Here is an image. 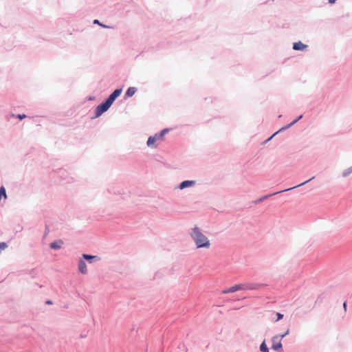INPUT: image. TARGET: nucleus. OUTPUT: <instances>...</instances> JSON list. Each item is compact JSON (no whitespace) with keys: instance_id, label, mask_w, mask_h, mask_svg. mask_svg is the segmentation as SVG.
I'll list each match as a JSON object with an SVG mask.
<instances>
[{"instance_id":"6","label":"nucleus","mask_w":352,"mask_h":352,"mask_svg":"<svg viewBox=\"0 0 352 352\" xmlns=\"http://www.w3.org/2000/svg\"><path fill=\"white\" fill-rule=\"evenodd\" d=\"M82 258L90 264L99 262L101 260L100 257L97 255H92L85 253L82 254Z\"/></svg>"},{"instance_id":"14","label":"nucleus","mask_w":352,"mask_h":352,"mask_svg":"<svg viewBox=\"0 0 352 352\" xmlns=\"http://www.w3.org/2000/svg\"><path fill=\"white\" fill-rule=\"evenodd\" d=\"M63 244V241L62 240L55 241L50 244V248L53 250H58L61 248V245Z\"/></svg>"},{"instance_id":"31","label":"nucleus","mask_w":352,"mask_h":352,"mask_svg":"<svg viewBox=\"0 0 352 352\" xmlns=\"http://www.w3.org/2000/svg\"><path fill=\"white\" fill-rule=\"evenodd\" d=\"M94 96H91V97H89V100H94Z\"/></svg>"},{"instance_id":"21","label":"nucleus","mask_w":352,"mask_h":352,"mask_svg":"<svg viewBox=\"0 0 352 352\" xmlns=\"http://www.w3.org/2000/svg\"><path fill=\"white\" fill-rule=\"evenodd\" d=\"M294 124H292V122H290L289 124L283 126L282 128H280L278 131H277L275 133L276 135L281 131H285L287 129H288L289 128H290L292 126H293Z\"/></svg>"},{"instance_id":"2","label":"nucleus","mask_w":352,"mask_h":352,"mask_svg":"<svg viewBox=\"0 0 352 352\" xmlns=\"http://www.w3.org/2000/svg\"><path fill=\"white\" fill-rule=\"evenodd\" d=\"M169 129L166 128L162 130L160 132L155 133L154 135L150 136L146 142V144L148 147L156 148L157 144H155L157 140H162L163 137L169 131Z\"/></svg>"},{"instance_id":"26","label":"nucleus","mask_w":352,"mask_h":352,"mask_svg":"<svg viewBox=\"0 0 352 352\" xmlns=\"http://www.w3.org/2000/svg\"><path fill=\"white\" fill-rule=\"evenodd\" d=\"M16 118H19L20 120H22L23 119L26 118V115L25 114H18L16 116Z\"/></svg>"},{"instance_id":"24","label":"nucleus","mask_w":352,"mask_h":352,"mask_svg":"<svg viewBox=\"0 0 352 352\" xmlns=\"http://www.w3.org/2000/svg\"><path fill=\"white\" fill-rule=\"evenodd\" d=\"M276 317H277V318H276V321H279V320H280L281 319H283V314H280V313H279V312H277V313H276Z\"/></svg>"},{"instance_id":"22","label":"nucleus","mask_w":352,"mask_h":352,"mask_svg":"<svg viewBox=\"0 0 352 352\" xmlns=\"http://www.w3.org/2000/svg\"><path fill=\"white\" fill-rule=\"evenodd\" d=\"M94 24L99 25L100 26H101V27H102V28H110V27H109V26H108V25H104V24L101 23L100 22V21H99V20H98V19H95V20L94 21Z\"/></svg>"},{"instance_id":"20","label":"nucleus","mask_w":352,"mask_h":352,"mask_svg":"<svg viewBox=\"0 0 352 352\" xmlns=\"http://www.w3.org/2000/svg\"><path fill=\"white\" fill-rule=\"evenodd\" d=\"M294 124H292V122H290L289 124L283 126L282 128H280L278 131H277L275 133L276 135L281 131H285L287 129H288L289 128H290L292 126H293Z\"/></svg>"},{"instance_id":"1","label":"nucleus","mask_w":352,"mask_h":352,"mask_svg":"<svg viewBox=\"0 0 352 352\" xmlns=\"http://www.w3.org/2000/svg\"><path fill=\"white\" fill-rule=\"evenodd\" d=\"M190 235L193 239L197 248H208L210 245L208 239L201 232L197 226H195Z\"/></svg>"},{"instance_id":"4","label":"nucleus","mask_w":352,"mask_h":352,"mask_svg":"<svg viewBox=\"0 0 352 352\" xmlns=\"http://www.w3.org/2000/svg\"><path fill=\"white\" fill-rule=\"evenodd\" d=\"M111 104L105 99L103 102H102L99 105H98L95 110V118H98L102 116L104 112H106L110 107Z\"/></svg>"},{"instance_id":"27","label":"nucleus","mask_w":352,"mask_h":352,"mask_svg":"<svg viewBox=\"0 0 352 352\" xmlns=\"http://www.w3.org/2000/svg\"><path fill=\"white\" fill-rule=\"evenodd\" d=\"M275 135H276V133H274L272 135H271L268 139L266 140L265 142L271 140L273 138V137Z\"/></svg>"},{"instance_id":"17","label":"nucleus","mask_w":352,"mask_h":352,"mask_svg":"<svg viewBox=\"0 0 352 352\" xmlns=\"http://www.w3.org/2000/svg\"><path fill=\"white\" fill-rule=\"evenodd\" d=\"M0 195L4 199H7V194H6V188L3 186H1L0 187Z\"/></svg>"},{"instance_id":"7","label":"nucleus","mask_w":352,"mask_h":352,"mask_svg":"<svg viewBox=\"0 0 352 352\" xmlns=\"http://www.w3.org/2000/svg\"><path fill=\"white\" fill-rule=\"evenodd\" d=\"M122 88H118L115 89L107 98L106 100L112 105L116 98L121 94Z\"/></svg>"},{"instance_id":"18","label":"nucleus","mask_w":352,"mask_h":352,"mask_svg":"<svg viewBox=\"0 0 352 352\" xmlns=\"http://www.w3.org/2000/svg\"><path fill=\"white\" fill-rule=\"evenodd\" d=\"M351 173H352V166L346 168V170H344L343 172H342V176L344 177H346L347 176H349Z\"/></svg>"},{"instance_id":"15","label":"nucleus","mask_w":352,"mask_h":352,"mask_svg":"<svg viewBox=\"0 0 352 352\" xmlns=\"http://www.w3.org/2000/svg\"><path fill=\"white\" fill-rule=\"evenodd\" d=\"M289 333V330L287 329L284 333L276 335L272 338V341H277L278 339H280V341H281L286 336H287Z\"/></svg>"},{"instance_id":"23","label":"nucleus","mask_w":352,"mask_h":352,"mask_svg":"<svg viewBox=\"0 0 352 352\" xmlns=\"http://www.w3.org/2000/svg\"><path fill=\"white\" fill-rule=\"evenodd\" d=\"M8 248V244L6 242L0 243V253Z\"/></svg>"},{"instance_id":"30","label":"nucleus","mask_w":352,"mask_h":352,"mask_svg":"<svg viewBox=\"0 0 352 352\" xmlns=\"http://www.w3.org/2000/svg\"><path fill=\"white\" fill-rule=\"evenodd\" d=\"M336 1V0H329V3L333 4Z\"/></svg>"},{"instance_id":"11","label":"nucleus","mask_w":352,"mask_h":352,"mask_svg":"<svg viewBox=\"0 0 352 352\" xmlns=\"http://www.w3.org/2000/svg\"><path fill=\"white\" fill-rule=\"evenodd\" d=\"M272 349L277 352H283V344L281 343V341H280V339H278L277 341H272Z\"/></svg>"},{"instance_id":"16","label":"nucleus","mask_w":352,"mask_h":352,"mask_svg":"<svg viewBox=\"0 0 352 352\" xmlns=\"http://www.w3.org/2000/svg\"><path fill=\"white\" fill-rule=\"evenodd\" d=\"M259 349L261 352H270L265 340H263V342L261 344Z\"/></svg>"},{"instance_id":"12","label":"nucleus","mask_w":352,"mask_h":352,"mask_svg":"<svg viewBox=\"0 0 352 352\" xmlns=\"http://www.w3.org/2000/svg\"><path fill=\"white\" fill-rule=\"evenodd\" d=\"M308 47L307 45L302 43L301 41L295 42L293 43V50L296 51H302Z\"/></svg>"},{"instance_id":"5","label":"nucleus","mask_w":352,"mask_h":352,"mask_svg":"<svg viewBox=\"0 0 352 352\" xmlns=\"http://www.w3.org/2000/svg\"><path fill=\"white\" fill-rule=\"evenodd\" d=\"M243 290L249 289V290H258L261 287H265L266 285L263 283H247L243 284Z\"/></svg>"},{"instance_id":"25","label":"nucleus","mask_w":352,"mask_h":352,"mask_svg":"<svg viewBox=\"0 0 352 352\" xmlns=\"http://www.w3.org/2000/svg\"><path fill=\"white\" fill-rule=\"evenodd\" d=\"M302 118V115H300L298 117H297L296 119L293 120L292 122V124H295L297 122H298L301 118Z\"/></svg>"},{"instance_id":"3","label":"nucleus","mask_w":352,"mask_h":352,"mask_svg":"<svg viewBox=\"0 0 352 352\" xmlns=\"http://www.w3.org/2000/svg\"><path fill=\"white\" fill-rule=\"evenodd\" d=\"M315 178V177H311L310 179L306 180L305 182H303L302 183H300L295 186H293V187H291V188H288L287 189H285V190H280V191H277V192H275L274 193H272V194H269V195H264L261 197H260L259 199H256V201H254V203L255 204H258L261 201H263L264 200L267 199V198L273 196V195H277V194H279V193H281V192H286V191H289V190H291L292 189H294V188H298L300 186H302L306 184H307L308 182H309L310 181H311L312 179H314Z\"/></svg>"},{"instance_id":"13","label":"nucleus","mask_w":352,"mask_h":352,"mask_svg":"<svg viewBox=\"0 0 352 352\" xmlns=\"http://www.w3.org/2000/svg\"><path fill=\"white\" fill-rule=\"evenodd\" d=\"M137 88L135 87H130L127 89L124 94V99L132 97L137 91Z\"/></svg>"},{"instance_id":"10","label":"nucleus","mask_w":352,"mask_h":352,"mask_svg":"<svg viewBox=\"0 0 352 352\" xmlns=\"http://www.w3.org/2000/svg\"><path fill=\"white\" fill-rule=\"evenodd\" d=\"M78 268L79 272H80L81 274H86L87 273V265L85 260L82 258H80L78 261Z\"/></svg>"},{"instance_id":"19","label":"nucleus","mask_w":352,"mask_h":352,"mask_svg":"<svg viewBox=\"0 0 352 352\" xmlns=\"http://www.w3.org/2000/svg\"><path fill=\"white\" fill-rule=\"evenodd\" d=\"M294 124H292V122H290L289 124L283 126L282 128H280L278 131H277L275 133L276 135L281 131H285L287 129H288L289 128H290L292 126H293Z\"/></svg>"},{"instance_id":"29","label":"nucleus","mask_w":352,"mask_h":352,"mask_svg":"<svg viewBox=\"0 0 352 352\" xmlns=\"http://www.w3.org/2000/svg\"><path fill=\"white\" fill-rule=\"evenodd\" d=\"M45 303L47 305H52L53 304V302L51 300H47Z\"/></svg>"},{"instance_id":"9","label":"nucleus","mask_w":352,"mask_h":352,"mask_svg":"<svg viewBox=\"0 0 352 352\" xmlns=\"http://www.w3.org/2000/svg\"><path fill=\"white\" fill-rule=\"evenodd\" d=\"M239 290H243V284H237L222 292L223 294L233 293Z\"/></svg>"},{"instance_id":"28","label":"nucleus","mask_w":352,"mask_h":352,"mask_svg":"<svg viewBox=\"0 0 352 352\" xmlns=\"http://www.w3.org/2000/svg\"><path fill=\"white\" fill-rule=\"evenodd\" d=\"M346 307H347V304H346V302L345 301L343 303V308H344L345 311H346Z\"/></svg>"},{"instance_id":"8","label":"nucleus","mask_w":352,"mask_h":352,"mask_svg":"<svg viewBox=\"0 0 352 352\" xmlns=\"http://www.w3.org/2000/svg\"><path fill=\"white\" fill-rule=\"evenodd\" d=\"M196 181L195 180H184L182 182L177 188L180 190H183L186 188L192 187L195 185Z\"/></svg>"}]
</instances>
